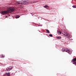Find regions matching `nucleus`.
<instances>
[{
  "mask_svg": "<svg viewBox=\"0 0 76 76\" xmlns=\"http://www.w3.org/2000/svg\"><path fill=\"white\" fill-rule=\"evenodd\" d=\"M43 7H44L45 8H47L48 7L49 8V7H48L47 5L46 4L45 5V6Z\"/></svg>",
  "mask_w": 76,
  "mask_h": 76,
  "instance_id": "obj_6",
  "label": "nucleus"
},
{
  "mask_svg": "<svg viewBox=\"0 0 76 76\" xmlns=\"http://www.w3.org/2000/svg\"><path fill=\"white\" fill-rule=\"evenodd\" d=\"M64 34H65V36L66 35V36H67V37H70V35L69 34L67 33L66 32H65Z\"/></svg>",
  "mask_w": 76,
  "mask_h": 76,
  "instance_id": "obj_5",
  "label": "nucleus"
},
{
  "mask_svg": "<svg viewBox=\"0 0 76 76\" xmlns=\"http://www.w3.org/2000/svg\"><path fill=\"white\" fill-rule=\"evenodd\" d=\"M12 69V67L11 66H10L9 67H8L7 68L6 70L7 71H9L10 70H11Z\"/></svg>",
  "mask_w": 76,
  "mask_h": 76,
  "instance_id": "obj_4",
  "label": "nucleus"
},
{
  "mask_svg": "<svg viewBox=\"0 0 76 76\" xmlns=\"http://www.w3.org/2000/svg\"><path fill=\"white\" fill-rule=\"evenodd\" d=\"M15 11V9L14 8L10 7L9 8L8 10L6 11H2L0 12V13L2 14L3 15H4L6 14H7L8 13H10V12H13Z\"/></svg>",
  "mask_w": 76,
  "mask_h": 76,
  "instance_id": "obj_1",
  "label": "nucleus"
},
{
  "mask_svg": "<svg viewBox=\"0 0 76 76\" xmlns=\"http://www.w3.org/2000/svg\"><path fill=\"white\" fill-rule=\"evenodd\" d=\"M63 35H64V36H66V34L65 33V34H64Z\"/></svg>",
  "mask_w": 76,
  "mask_h": 76,
  "instance_id": "obj_16",
  "label": "nucleus"
},
{
  "mask_svg": "<svg viewBox=\"0 0 76 76\" xmlns=\"http://www.w3.org/2000/svg\"><path fill=\"white\" fill-rule=\"evenodd\" d=\"M58 34L59 35H60L61 34V32L60 31H58Z\"/></svg>",
  "mask_w": 76,
  "mask_h": 76,
  "instance_id": "obj_7",
  "label": "nucleus"
},
{
  "mask_svg": "<svg viewBox=\"0 0 76 76\" xmlns=\"http://www.w3.org/2000/svg\"><path fill=\"white\" fill-rule=\"evenodd\" d=\"M47 32L48 33H50V31L48 30H47Z\"/></svg>",
  "mask_w": 76,
  "mask_h": 76,
  "instance_id": "obj_12",
  "label": "nucleus"
},
{
  "mask_svg": "<svg viewBox=\"0 0 76 76\" xmlns=\"http://www.w3.org/2000/svg\"><path fill=\"white\" fill-rule=\"evenodd\" d=\"M29 3V1L28 0H23L15 3V4L16 5H22V4H28Z\"/></svg>",
  "mask_w": 76,
  "mask_h": 76,
  "instance_id": "obj_2",
  "label": "nucleus"
},
{
  "mask_svg": "<svg viewBox=\"0 0 76 76\" xmlns=\"http://www.w3.org/2000/svg\"><path fill=\"white\" fill-rule=\"evenodd\" d=\"M20 17V16L19 15H17L16 17H15V18L16 19H18V18H19Z\"/></svg>",
  "mask_w": 76,
  "mask_h": 76,
  "instance_id": "obj_8",
  "label": "nucleus"
},
{
  "mask_svg": "<svg viewBox=\"0 0 76 76\" xmlns=\"http://www.w3.org/2000/svg\"><path fill=\"white\" fill-rule=\"evenodd\" d=\"M49 36L50 37H53V35L51 34H50L49 35Z\"/></svg>",
  "mask_w": 76,
  "mask_h": 76,
  "instance_id": "obj_13",
  "label": "nucleus"
},
{
  "mask_svg": "<svg viewBox=\"0 0 76 76\" xmlns=\"http://www.w3.org/2000/svg\"><path fill=\"white\" fill-rule=\"evenodd\" d=\"M75 61H76V58H75L73 59L72 61H73V62H75Z\"/></svg>",
  "mask_w": 76,
  "mask_h": 76,
  "instance_id": "obj_11",
  "label": "nucleus"
},
{
  "mask_svg": "<svg viewBox=\"0 0 76 76\" xmlns=\"http://www.w3.org/2000/svg\"><path fill=\"white\" fill-rule=\"evenodd\" d=\"M57 39H61V37H56Z\"/></svg>",
  "mask_w": 76,
  "mask_h": 76,
  "instance_id": "obj_10",
  "label": "nucleus"
},
{
  "mask_svg": "<svg viewBox=\"0 0 76 76\" xmlns=\"http://www.w3.org/2000/svg\"><path fill=\"white\" fill-rule=\"evenodd\" d=\"M70 51V50L66 48L63 49V51H62V52H67L68 53H69Z\"/></svg>",
  "mask_w": 76,
  "mask_h": 76,
  "instance_id": "obj_3",
  "label": "nucleus"
},
{
  "mask_svg": "<svg viewBox=\"0 0 76 76\" xmlns=\"http://www.w3.org/2000/svg\"><path fill=\"white\" fill-rule=\"evenodd\" d=\"M0 57H1V58H4V57H5V56L3 55H0Z\"/></svg>",
  "mask_w": 76,
  "mask_h": 76,
  "instance_id": "obj_9",
  "label": "nucleus"
},
{
  "mask_svg": "<svg viewBox=\"0 0 76 76\" xmlns=\"http://www.w3.org/2000/svg\"><path fill=\"white\" fill-rule=\"evenodd\" d=\"M73 64H75V65H76V63L73 62Z\"/></svg>",
  "mask_w": 76,
  "mask_h": 76,
  "instance_id": "obj_15",
  "label": "nucleus"
},
{
  "mask_svg": "<svg viewBox=\"0 0 76 76\" xmlns=\"http://www.w3.org/2000/svg\"><path fill=\"white\" fill-rule=\"evenodd\" d=\"M73 7V8H76V6H72Z\"/></svg>",
  "mask_w": 76,
  "mask_h": 76,
  "instance_id": "obj_14",
  "label": "nucleus"
}]
</instances>
